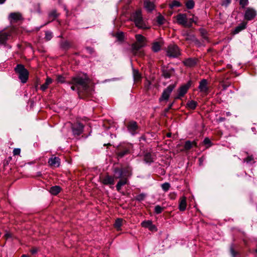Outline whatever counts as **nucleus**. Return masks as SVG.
<instances>
[{"mask_svg": "<svg viewBox=\"0 0 257 257\" xmlns=\"http://www.w3.org/2000/svg\"><path fill=\"white\" fill-rule=\"evenodd\" d=\"M89 82V80L86 76L84 77H74L70 82L72 85L71 88L73 90H78V93L79 94L80 92L87 89Z\"/></svg>", "mask_w": 257, "mask_h": 257, "instance_id": "obj_1", "label": "nucleus"}, {"mask_svg": "<svg viewBox=\"0 0 257 257\" xmlns=\"http://www.w3.org/2000/svg\"><path fill=\"white\" fill-rule=\"evenodd\" d=\"M132 19L135 22L136 26L139 28L143 29H147L148 28L143 19L140 10H137L135 13H133L132 16Z\"/></svg>", "mask_w": 257, "mask_h": 257, "instance_id": "obj_2", "label": "nucleus"}, {"mask_svg": "<svg viewBox=\"0 0 257 257\" xmlns=\"http://www.w3.org/2000/svg\"><path fill=\"white\" fill-rule=\"evenodd\" d=\"M135 37L137 41L132 45L133 50H138L146 45L147 40L145 37L140 34H137Z\"/></svg>", "mask_w": 257, "mask_h": 257, "instance_id": "obj_3", "label": "nucleus"}, {"mask_svg": "<svg viewBox=\"0 0 257 257\" xmlns=\"http://www.w3.org/2000/svg\"><path fill=\"white\" fill-rule=\"evenodd\" d=\"M15 70L19 74V77L23 83H25L28 78V71L26 69L23 65H18L15 68Z\"/></svg>", "mask_w": 257, "mask_h": 257, "instance_id": "obj_4", "label": "nucleus"}, {"mask_svg": "<svg viewBox=\"0 0 257 257\" xmlns=\"http://www.w3.org/2000/svg\"><path fill=\"white\" fill-rule=\"evenodd\" d=\"M167 54L170 57H177L180 55L179 48L176 45H170L167 48Z\"/></svg>", "mask_w": 257, "mask_h": 257, "instance_id": "obj_5", "label": "nucleus"}, {"mask_svg": "<svg viewBox=\"0 0 257 257\" xmlns=\"http://www.w3.org/2000/svg\"><path fill=\"white\" fill-rule=\"evenodd\" d=\"M131 170L127 168L124 171H122L120 169H117L114 171V177L116 179L119 178L121 177L126 178L131 175Z\"/></svg>", "mask_w": 257, "mask_h": 257, "instance_id": "obj_6", "label": "nucleus"}, {"mask_svg": "<svg viewBox=\"0 0 257 257\" xmlns=\"http://www.w3.org/2000/svg\"><path fill=\"white\" fill-rule=\"evenodd\" d=\"M256 15V11L250 8H248L244 13V19L247 21L251 20L254 19Z\"/></svg>", "mask_w": 257, "mask_h": 257, "instance_id": "obj_7", "label": "nucleus"}, {"mask_svg": "<svg viewBox=\"0 0 257 257\" xmlns=\"http://www.w3.org/2000/svg\"><path fill=\"white\" fill-rule=\"evenodd\" d=\"M177 23L185 27H190L188 24V21L186 14H180L176 17Z\"/></svg>", "mask_w": 257, "mask_h": 257, "instance_id": "obj_8", "label": "nucleus"}, {"mask_svg": "<svg viewBox=\"0 0 257 257\" xmlns=\"http://www.w3.org/2000/svg\"><path fill=\"white\" fill-rule=\"evenodd\" d=\"M174 88V86L172 85H170L167 87V88L164 90L161 97L160 98V100L162 101L163 100H167Z\"/></svg>", "mask_w": 257, "mask_h": 257, "instance_id": "obj_9", "label": "nucleus"}, {"mask_svg": "<svg viewBox=\"0 0 257 257\" xmlns=\"http://www.w3.org/2000/svg\"><path fill=\"white\" fill-rule=\"evenodd\" d=\"M11 32L8 31H0V44H4L10 38Z\"/></svg>", "mask_w": 257, "mask_h": 257, "instance_id": "obj_10", "label": "nucleus"}, {"mask_svg": "<svg viewBox=\"0 0 257 257\" xmlns=\"http://www.w3.org/2000/svg\"><path fill=\"white\" fill-rule=\"evenodd\" d=\"M72 128L73 134L74 135L78 136L82 133L83 129V125L80 123H77L74 125Z\"/></svg>", "mask_w": 257, "mask_h": 257, "instance_id": "obj_11", "label": "nucleus"}, {"mask_svg": "<svg viewBox=\"0 0 257 257\" xmlns=\"http://www.w3.org/2000/svg\"><path fill=\"white\" fill-rule=\"evenodd\" d=\"M190 86V84L189 82L182 86L179 90L178 96L177 97V98H180L181 97L184 96V95L186 93Z\"/></svg>", "mask_w": 257, "mask_h": 257, "instance_id": "obj_12", "label": "nucleus"}, {"mask_svg": "<svg viewBox=\"0 0 257 257\" xmlns=\"http://www.w3.org/2000/svg\"><path fill=\"white\" fill-rule=\"evenodd\" d=\"M187 207L186 198L182 196L180 198L179 203V209L181 211H184L186 210Z\"/></svg>", "mask_w": 257, "mask_h": 257, "instance_id": "obj_13", "label": "nucleus"}, {"mask_svg": "<svg viewBox=\"0 0 257 257\" xmlns=\"http://www.w3.org/2000/svg\"><path fill=\"white\" fill-rule=\"evenodd\" d=\"M48 163L53 167H57L60 165V159L58 157H52L49 159Z\"/></svg>", "mask_w": 257, "mask_h": 257, "instance_id": "obj_14", "label": "nucleus"}, {"mask_svg": "<svg viewBox=\"0 0 257 257\" xmlns=\"http://www.w3.org/2000/svg\"><path fill=\"white\" fill-rule=\"evenodd\" d=\"M114 178H116L114 176L112 177L111 176L106 175L102 178V181L104 184H113L114 183Z\"/></svg>", "mask_w": 257, "mask_h": 257, "instance_id": "obj_15", "label": "nucleus"}, {"mask_svg": "<svg viewBox=\"0 0 257 257\" xmlns=\"http://www.w3.org/2000/svg\"><path fill=\"white\" fill-rule=\"evenodd\" d=\"M127 128L132 134H135L138 129L137 123L134 121L130 122L127 125Z\"/></svg>", "mask_w": 257, "mask_h": 257, "instance_id": "obj_16", "label": "nucleus"}, {"mask_svg": "<svg viewBox=\"0 0 257 257\" xmlns=\"http://www.w3.org/2000/svg\"><path fill=\"white\" fill-rule=\"evenodd\" d=\"M200 90L204 93H207L208 91L207 81L205 79H203L200 82L199 86Z\"/></svg>", "mask_w": 257, "mask_h": 257, "instance_id": "obj_17", "label": "nucleus"}, {"mask_svg": "<svg viewBox=\"0 0 257 257\" xmlns=\"http://www.w3.org/2000/svg\"><path fill=\"white\" fill-rule=\"evenodd\" d=\"M184 65L188 67H193L197 64V60L194 58H189L183 61Z\"/></svg>", "mask_w": 257, "mask_h": 257, "instance_id": "obj_18", "label": "nucleus"}, {"mask_svg": "<svg viewBox=\"0 0 257 257\" xmlns=\"http://www.w3.org/2000/svg\"><path fill=\"white\" fill-rule=\"evenodd\" d=\"M144 7L145 9L148 11H151L154 9V4L148 0L145 1Z\"/></svg>", "mask_w": 257, "mask_h": 257, "instance_id": "obj_19", "label": "nucleus"}, {"mask_svg": "<svg viewBox=\"0 0 257 257\" xmlns=\"http://www.w3.org/2000/svg\"><path fill=\"white\" fill-rule=\"evenodd\" d=\"M120 180L116 185V189L117 191H119L122 186L126 184L127 182L126 178L121 177Z\"/></svg>", "mask_w": 257, "mask_h": 257, "instance_id": "obj_20", "label": "nucleus"}, {"mask_svg": "<svg viewBox=\"0 0 257 257\" xmlns=\"http://www.w3.org/2000/svg\"><path fill=\"white\" fill-rule=\"evenodd\" d=\"M52 82V79L49 77H47L45 83L41 85V89L43 91H45L48 88L49 85H50Z\"/></svg>", "mask_w": 257, "mask_h": 257, "instance_id": "obj_21", "label": "nucleus"}, {"mask_svg": "<svg viewBox=\"0 0 257 257\" xmlns=\"http://www.w3.org/2000/svg\"><path fill=\"white\" fill-rule=\"evenodd\" d=\"M9 18L11 19V21H16L20 19L21 15L17 13H11L9 16Z\"/></svg>", "mask_w": 257, "mask_h": 257, "instance_id": "obj_22", "label": "nucleus"}, {"mask_svg": "<svg viewBox=\"0 0 257 257\" xmlns=\"http://www.w3.org/2000/svg\"><path fill=\"white\" fill-rule=\"evenodd\" d=\"M196 145H197V144L195 141L190 142L189 141H188L186 142L184 148L186 150H189L191 148H192V147L193 146H196Z\"/></svg>", "mask_w": 257, "mask_h": 257, "instance_id": "obj_23", "label": "nucleus"}, {"mask_svg": "<svg viewBox=\"0 0 257 257\" xmlns=\"http://www.w3.org/2000/svg\"><path fill=\"white\" fill-rule=\"evenodd\" d=\"M133 76L135 81L138 82L141 80V75L139 71L137 70H133Z\"/></svg>", "mask_w": 257, "mask_h": 257, "instance_id": "obj_24", "label": "nucleus"}, {"mask_svg": "<svg viewBox=\"0 0 257 257\" xmlns=\"http://www.w3.org/2000/svg\"><path fill=\"white\" fill-rule=\"evenodd\" d=\"M161 47V44L160 43L158 42H155L153 43L152 49L154 52H157L159 51Z\"/></svg>", "mask_w": 257, "mask_h": 257, "instance_id": "obj_25", "label": "nucleus"}, {"mask_svg": "<svg viewBox=\"0 0 257 257\" xmlns=\"http://www.w3.org/2000/svg\"><path fill=\"white\" fill-rule=\"evenodd\" d=\"M123 222V219L121 218H117L115 222L114 226L115 228L117 229V230H119L120 229V227L122 225V223Z\"/></svg>", "mask_w": 257, "mask_h": 257, "instance_id": "obj_26", "label": "nucleus"}, {"mask_svg": "<svg viewBox=\"0 0 257 257\" xmlns=\"http://www.w3.org/2000/svg\"><path fill=\"white\" fill-rule=\"evenodd\" d=\"M246 23L243 22V23H241L239 26L237 27L234 30V34H237L238 32H239L240 31H241V30L245 29V28L246 27Z\"/></svg>", "mask_w": 257, "mask_h": 257, "instance_id": "obj_27", "label": "nucleus"}, {"mask_svg": "<svg viewBox=\"0 0 257 257\" xmlns=\"http://www.w3.org/2000/svg\"><path fill=\"white\" fill-rule=\"evenodd\" d=\"M154 160V157L152 154L147 153L145 156V161L147 163L152 162Z\"/></svg>", "mask_w": 257, "mask_h": 257, "instance_id": "obj_28", "label": "nucleus"}, {"mask_svg": "<svg viewBox=\"0 0 257 257\" xmlns=\"http://www.w3.org/2000/svg\"><path fill=\"white\" fill-rule=\"evenodd\" d=\"M130 152V151L128 149L125 148L123 150L120 151L117 153V156L119 158H122L124 156L126 155V154H128Z\"/></svg>", "mask_w": 257, "mask_h": 257, "instance_id": "obj_29", "label": "nucleus"}, {"mask_svg": "<svg viewBox=\"0 0 257 257\" xmlns=\"http://www.w3.org/2000/svg\"><path fill=\"white\" fill-rule=\"evenodd\" d=\"M62 190L59 186H55L50 188V193H60Z\"/></svg>", "mask_w": 257, "mask_h": 257, "instance_id": "obj_30", "label": "nucleus"}, {"mask_svg": "<svg viewBox=\"0 0 257 257\" xmlns=\"http://www.w3.org/2000/svg\"><path fill=\"white\" fill-rule=\"evenodd\" d=\"M196 105H197L196 102L195 101H193V100L190 101L187 103L188 107L189 108L192 109H194L195 108Z\"/></svg>", "mask_w": 257, "mask_h": 257, "instance_id": "obj_31", "label": "nucleus"}, {"mask_svg": "<svg viewBox=\"0 0 257 257\" xmlns=\"http://www.w3.org/2000/svg\"><path fill=\"white\" fill-rule=\"evenodd\" d=\"M152 222L151 220H146L142 222V226L145 228H149V226H151Z\"/></svg>", "mask_w": 257, "mask_h": 257, "instance_id": "obj_32", "label": "nucleus"}, {"mask_svg": "<svg viewBox=\"0 0 257 257\" xmlns=\"http://www.w3.org/2000/svg\"><path fill=\"white\" fill-rule=\"evenodd\" d=\"M133 54L136 56H138L139 57H143L144 55V52L143 51L138 50H133Z\"/></svg>", "mask_w": 257, "mask_h": 257, "instance_id": "obj_33", "label": "nucleus"}, {"mask_svg": "<svg viewBox=\"0 0 257 257\" xmlns=\"http://www.w3.org/2000/svg\"><path fill=\"white\" fill-rule=\"evenodd\" d=\"M165 19L163 16L159 15L157 17V22L160 25H162L165 23Z\"/></svg>", "mask_w": 257, "mask_h": 257, "instance_id": "obj_34", "label": "nucleus"}, {"mask_svg": "<svg viewBox=\"0 0 257 257\" xmlns=\"http://www.w3.org/2000/svg\"><path fill=\"white\" fill-rule=\"evenodd\" d=\"M186 5L188 9H191L194 7V3L192 0H190L186 3Z\"/></svg>", "mask_w": 257, "mask_h": 257, "instance_id": "obj_35", "label": "nucleus"}, {"mask_svg": "<svg viewBox=\"0 0 257 257\" xmlns=\"http://www.w3.org/2000/svg\"><path fill=\"white\" fill-rule=\"evenodd\" d=\"M170 187V185L168 183H165L162 185V188L164 191H168Z\"/></svg>", "mask_w": 257, "mask_h": 257, "instance_id": "obj_36", "label": "nucleus"}, {"mask_svg": "<svg viewBox=\"0 0 257 257\" xmlns=\"http://www.w3.org/2000/svg\"><path fill=\"white\" fill-rule=\"evenodd\" d=\"M52 38V33L51 32H46L45 33V39L49 41Z\"/></svg>", "mask_w": 257, "mask_h": 257, "instance_id": "obj_37", "label": "nucleus"}, {"mask_svg": "<svg viewBox=\"0 0 257 257\" xmlns=\"http://www.w3.org/2000/svg\"><path fill=\"white\" fill-rule=\"evenodd\" d=\"M163 208L159 205H157L155 207V212L157 214H159L162 212Z\"/></svg>", "mask_w": 257, "mask_h": 257, "instance_id": "obj_38", "label": "nucleus"}, {"mask_svg": "<svg viewBox=\"0 0 257 257\" xmlns=\"http://www.w3.org/2000/svg\"><path fill=\"white\" fill-rule=\"evenodd\" d=\"M171 73L170 71L167 70H164L163 72V75L166 78H169L171 76Z\"/></svg>", "mask_w": 257, "mask_h": 257, "instance_id": "obj_39", "label": "nucleus"}, {"mask_svg": "<svg viewBox=\"0 0 257 257\" xmlns=\"http://www.w3.org/2000/svg\"><path fill=\"white\" fill-rule=\"evenodd\" d=\"M180 6V3L178 1H174L171 4H170V6L171 8L173 7H179Z\"/></svg>", "mask_w": 257, "mask_h": 257, "instance_id": "obj_40", "label": "nucleus"}, {"mask_svg": "<svg viewBox=\"0 0 257 257\" xmlns=\"http://www.w3.org/2000/svg\"><path fill=\"white\" fill-rule=\"evenodd\" d=\"M116 37L119 41L122 40L123 38V33L122 32L118 33L116 34Z\"/></svg>", "mask_w": 257, "mask_h": 257, "instance_id": "obj_41", "label": "nucleus"}, {"mask_svg": "<svg viewBox=\"0 0 257 257\" xmlns=\"http://www.w3.org/2000/svg\"><path fill=\"white\" fill-rule=\"evenodd\" d=\"M58 82L63 83L64 82V78L61 75H58L57 78Z\"/></svg>", "mask_w": 257, "mask_h": 257, "instance_id": "obj_42", "label": "nucleus"}, {"mask_svg": "<svg viewBox=\"0 0 257 257\" xmlns=\"http://www.w3.org/2000/svg\"><path fill=\"white\" fill-rule=\"evenodd\" d=\"M203 143L205 145H208L207 146V147H209L210 146L211 142H210V140L208 138H205L204 139V140L203 141Z\"/></svg>", "mask_w": 257, "mask_h": 257, "instance_id": "obj_43", "label": "nucleus"}, {"mask_svg": "<svg viewBox=\"0 0 257 257\" xmlns=\"http://www.w3.org/2000/svg\"><path fill=\"white\" fill-rule=\"evenodd\" d=\"M248 3V0H240L239 4L242 7H244L247 5Z\"/></svg>", "mask_w": 257, "mask_h": 257, "instance_id": "obj_44", "label": "nucleus"}, {"mask_svg": "<svg viewBox=\"0 0 257 257\" xmlns=\"http://www.w3.org/2000/svg\"><path fill=\"white\" fill-rule=\"evenodd\" d=\"M21 150L20 149H15L13 151L14 155H18L20 154Z\"/></svg>", "mask_w": 257, "mask_h": 257, "instance_id": "obj_45", "label": "nucleus"}, {"mask_svg": "<svg viewBox=\"0 0 257 257\" xmlns=\"http://www.w3.org/2000/svg\"><path fill=\"white\" fill-rule=\"evenodd\" d=\"M196 19H197L196 18H194L189 19V23H188V24L190 25V27L191 26L192 23H196Z\"/></svg>", "mask_w": 257, "mask_h": 257, "instance_id": "obj_46", "label": "nucleus"}, {"mask_svg": "<svg viewBox=\"0 0 257 257\" xmlns=\"http://www.w3.org/2000/svg\"><path fill=\"white\" fill-rule=\"evenodd\" d=\"M144 194H140L137 197L136 199L138 200H142L144 199Z\"/></svg>", "mask_w": 257, "mask_h": 257, "instance_id": "obj_47", "label": "nucleus"}, {"mask_svg": "<svg viewBox=\"0 0 257 257\" xmlns=\"http://www.w3.org/2000/svg\"><path fill=\"white\" fill-rule=\"evenodd\" d=\"M148 228H149V229L151 231H154L156 229V226L154 225H153L152 223L151 224V226H149V227Z\"/></svg>", "mask_w": 257, "mask_h": 257, "instance_id": "obj_48", "label": "nucleus"}, {"mask_svg": "<svg viewBox=\"0 0 257 257\" xmlns=\"http://www.w3.org/2000/svg\"><path fill=\"white\" fill-rule=\"evenodd\" d=\"M231 0H225L222 3V5L227 6L230 3Z\"/></svg>", "mask_w": 257, "mask_h": 257, "instance_id": "obj_49", "label": "nucleus"}, {"mask_svg": "<svg viewBox=\"0 0 257 257\" xmlns=\"http://www.w3.org/2000/svg\"><path fill=\"white\" fill-rule=\"evenodd\" d=\"M252 160L253 158L252 157H248L245 160V161H246L247 163H249Z\"/></svg>", "mask_w": 257, "mask_h": 257, "instance_id": "obj_50", "label": "nucleus"}, {"mask_svg": "<svg viewBox=\"0 0 257 257\" xmlns=\"http://www.w3.org/2000/svg\"><path fill=\"white\" fill-rule=\"evenodd\" d=\"M230 251H231V254L232 255V256L233 257H235V251L232 248H231Z\"/></svg>", "mask_w": 257, "mask_h": 257, "instance_id": "obj_51", "label": "nucleus"}, {"mask_svg": "<svg viewBox=\"0 0 257 257\" xmlns=\"http://www.w3.org/2000/svg\"><path fill=\"white\" fill-rule=\"evenodd\" d=\"M150 84H151L150 82L149 81H148L145 84L146 87L148 89H149Z\"/></svg>", "mask_w": 257, "mask_h": 257, "instance_id": "obj_52", "label": "nucleus"}, {"mask_svg": "<svg viewBox=\"0 0 257 257\" xmlns=\"http://www.w3.org/2000/svg\"><path fill=\"white\" fill-rule=\"evenodd\" d=\"M37 252V250L36 249H33L31 250V252L33 254L36 253Z\"/></svg>", "mask_w": 257, "mask_h": 257, "instance_id": "obj_53", "label": "nucleus"}, {"mask_svg": "<svg viewBox=\"0 0 257 257\" xmlns=\"http://www.w3.org/2000/svg\"><path fill=\"white\" fill-rule=\"evenodd\" d=\"M50 15H51V16H53L54 18L56 17L57 16L55 12L52 13Z\"/></svg>", "mask_w": 257, "mask_h": 257, "instance_id": "obj_54", "label": "nucleus"}, {"mask_svg": "<svg viewBox=\"0 0 257 257\" xmlns=\"http://www.w3.org/2000/svg\"><path fill=\"white\" fill-rule=\"evenodd\" d=\"M172 105H173V103L169 105V108H168L167 109V111H168L169 109H170V108L172 107Z\"/></svg>", "mask_w": 257, "mask_h": 257, "instance_id": "obj_55", "label": "nucleus"}, {"mask_svg": "<svg viewBox=\"0 0 257 257\" xmlns=\"http://www.w3.org/2000/svg\"><path fill=\"white\" fill-rule=\"evenodd\" d=\"M5 1L6 0H0V4H3Z\"/></svg>", "mask_w": 257, "mask_h": 257, "instance_id": "obj_56", "label": "nucleus"}, {"mask_svg": "<svg viewBox=\"0 0 257 257\" xmlns=\"http://www.w3.org/2000/svg\"><path fill=\"white\" fill-rule=\"evenodd\" d=\"M21 257H29L28 256H27V255L26 254H23Z\"/></svg>", "mask_w": 257, "mask_h": 257, "instance_id": "obj_57", "label": "nucleus"}, {"mask_svg": "<svg viewBox=\"0 0 257 257\" xmlns=\"http://www.w3.org/2000/svg\"><path fill=\"white\" fill-rule=\"evenodd\" d=\"M167 137H171V134L170 133H168L167 135Z\"/></svg>", "mask_w": 257, "mask_h": 257, "instance_id": "obj_58", "label": "nucleus"}, {"mask_svg": "<svg viewBox=\"0 0 257 257\" xmlns=\"http://www.w3.org/2000/svg\"><path fill=\"white\" fill-rule=\"evenodd\" d=\"M255 251L257 253V248L256 249Z\"/></svg>", "mask_w": 257, "mask_h": 257, "instance_id": "obj_59", "label": "nucleus"}]
</instances>
